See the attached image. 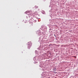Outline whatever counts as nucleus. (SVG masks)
<instances>
[{
  "instance_id": "1",
  "label": "nucleus",
  "mask_w": 78,
  "mask_h": 78,
  "mask_svg": "<svg viewBox=\"0 0 78 78\" xmlns=\"http://www.w3.org/2000/svg\"><path fill=\"white\" fill-rule=\"evenodd\" d=\"M26 14H27L28 16H32L31 15V12L29 11H27L25 12Z\"/></svg>"
},
{
  "instance_id": "2",
  "label": "nucleus",
  "mask_w": 78,
  "mask_h": 78,
  "mask_svg": "<svg viewBox=\"0 0 78 78\" xmlns=\"http://www.w3.org/2000/svg\"><path fill=\"white\" fill-rule=\"evenodd\" d=\"M35 15H37V12H35L34 13V16H35Z\"/></svg>"
},
{
  "instance_id": "3",
  "label": "nucleus",
  "mask_w": 78,
  "mask_h": 78,
  "mask_svg": "<svg viewBox=\"0 0 78 78\" xmlns=\"http://www.w3.org/2000/svg\"><path fill=\"white\" fill-rule=\"evenodd\" d=\"M29 44H28L29 45H31V43L29 42Z\"/></svg>"
},
{
  "instance_id": "4",
  "label": "nucleus",
  "mask_w": 78,
  "mask_h": 78,
  "mask_svg": "<svg viewBox=\"0 0 78 78\" xmlns=\"http://www.w3.org/2000/svg\"><path fill=\"white\" fill-rule=\"evenodd\" d=\"M38 22H39V20H38Z\"/></svg>"
}]
</instances>
